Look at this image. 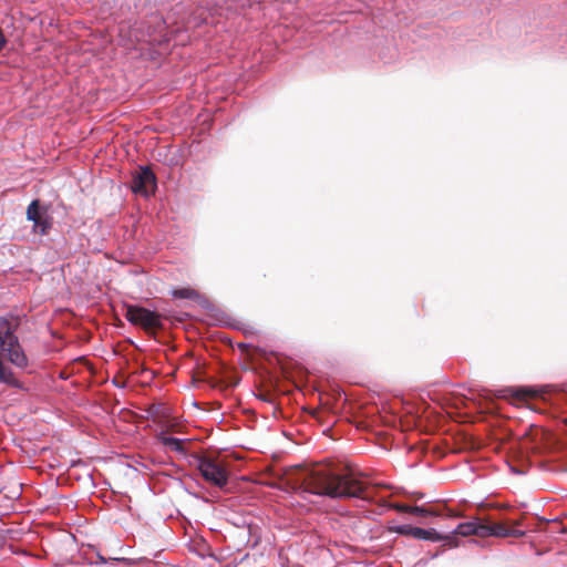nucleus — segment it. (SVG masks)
Segmentation results:
<instances>
[{
    "instance_id": "nucleus-1",
    "label": "nucleus",
    "mask_w": 567,
    "mask_h": 567,
    "mask_svg": "<svg viewBox=\"0 0 567 567\" xmlns=\"http://www.w3.org/2000/svg\"><path fill=\"white\" fill-rule=\"evenodd\" d=\"M365 489V483L352 471L319 467L306 474L297 494L301 499L317 505L322 497L363 498Z\"/></svg>"
},
{
    "instance_id": "nucleus-2",
    "label": "nucleus",
    "mask_w": 567,
    "mask_h": 567,
    "mask_svg": "<svg viewBox=\"0 0 567 567\" xmlns=\"http://www.w3.org/2000/svg\"><path fill=\"white\" fill-rule=\"evenodd\" d=\"M17 323L0 317V357H4L19 369L29 364L28 357L16 334Z\"/></svg>"
},
{
    "instance_id": "nucleus-3",
    "label": "nucleus",
    "mask_w": 567,
    "mask_h": 567,
    "mask_svg": "<svg viewBox=\"0 0 567 567\" xmlns=\"http://www.w3.org/2000/svg\"><path fill=\"white\" fill-rule=\"evenodd\" d=\"M125 319L144 329H155L162 326L161 316L152 310L135 305H125Z\"/></svg>"
},
{
    "instance_id": "nucleus-4",
    "label": "nucleus",
    "mask_w": 567,
    "mask_h": 567,
    "mask_svg": "<svg viewBox=\"0 0 567 567\" xmlns=\"http://www.w3.org/2000/svg\"><path fill=\"white\" fill-rule=\"evenodd\" d=\"M27 219L33 223V233L44 236L52 228V217L49 208L41 206L39 199H33L27 208Z\"/></svg>"
},
{
    "instance_id": "nucleus-5",
    "label": "nucleus",
    "mask_w": 567,
    "mask_h": 567,
    "mask_svg": "<svg viewBox=\"0 0 567 567\" xmlns=\"http://www.w3.org/2000/svg\"><path fill=\"white\" fill-rule=\"evenodd\" d=\"M197 468L205 481L218 487H224L228 483V474L225 467L216 463L214 460L199 456L197 458Z\"/></svg>"
},
{
    "instance_id": "nucleus-6",
    "label": "nucleus",
    "mask_w": 567,
    "mask_h": 567,
    "mask_svg": "<svg viewBox=\"0 0 567 567\" xmlns=\"http://www.w3.org/2000/svg\"><path fill=\"white\" fill-rule=\"evenodd\" d=\"M156 188V176L147 166H140L138 172L133 175L131 189L134 194L148 197Z\"/></svg>"
},
{
    "instance_id": "nucleus-7",
    "label": "nucleus",
    "mask_w": 567,
    "mask_h": 567,
    "mask_svg": "<svg viewBox=\"0 0 567 567\" xmlns=\"http://www.w3.org/2000/svg\"><path fill=\"white\" fill-rule=\"evenodd\" d=\"M394 532L399 535L411 536L414 539L429 540L433 543L452 538L451 535L444 536L437 533L436 529L434 528H421L412 526L410 524L398 525L394 527Z\"/></svg>"
},
{
    "instance_id": "nucleus-8",
    "label": "nucleus",
    "mask_w": 567,
    "mask_h": 567,
    "mask_svg": "<svg viewBox=\"0 0 567 567\" xmlns=\"http://www.w3.org/2000/svg\"><path fill=\"white\" fill-rule=\"evenodd\" d=\"M156 439L164 447L168 449L169 451L183 455L186 453L184 449V439L169 436L163 431L157 434Z\"/></svg>"
},
{
    "instance_id": "nucleus-9",
    "label": "nucleus",
    "mask_w": 567,
    "mask_h": 567,
    "mask_svg": "<svg viewBox=\"0 0 567 567\" xmlns=\"http://www.w3.org/2000/svg\"><path fill=\"white\" fill-rule=\"evenodd\" d=\"M525 535V532L517 528L507 527L503 523H492V537L507 538L514 537L519 538Z\"/></svg>"
},
{
    "instance_id": "nucleus-10",
    "label": "nucleus",
    "mask_w": 567,
    "mask_h": 567,
    "mask_svg": "<svg viewBox=\"0 0 567 567\" xmlns=\"http://www.w3.org/2000/svg\"><path fill=\"white\" fill-rule=\"evenodd\" d=\"M4 357H0V382L12 388H21L19 380L14 377L12 370L3 363Z\"/></svg>"
},
{
    "instance_id": "nucleus-11",
    "label": "nucleus",
    "mask_w": 567,
    "mask_h": 567,
    "mask_svg": "<svg viewBox=\"0 0 567 567\" xmlns=\"http://www.w3.org/2000/svg\"><path fill=\"white\" fill-rule=\"evenodd\" d=\"M261 0H225V6L228 10H237L244 8H252L254 4H259Z\"/></svg>"
},
{
    "instance_id": "nucleus-12",
    "label": "nucleus",
    "mask_w": 567,
    "mask_h": 567,
    "mask_svg": "<svg viewBox=\"0 0 567 567\" xmlns=\"http://www.w3.org/2000/svg\"><path fill=\"white\" fill-rule=\"evenodd\" d=\"M453 534L461 535V536L475 535V519L470 520V522L460 523L453 530Z\"/></svg>"
},
{
    "instance_id": "nucleus-13",
    "label": "nucleus",
    "mask_w": 567,
    "mask_h": 567,
    "mask_svg": "<svg viewBox=\"0 0 567 567\" xmlns=\"http://www.w3.org/2000/svg\"><path fill=\"white\" fill-rule=\"evenodd\" d=\"M172 296L177 299L195 300L198 297V292L192 288H179L173 290Z\"/></svg>"
},
{
    "instance_id": "nucleus-14",
    "label": "nucleus",
    "mask_w": 567,
    "mask_h": 567,
    "mask_svg": "<svg viewBox=\"0 0 567 567\" xmlns=\"http://www.w3.org/2000/svg\"><path fill=\"white\" fill-rule=\"evenodd\" d=\"M475 536L478 537H492V523H482L480 519H475Z\"/></svg>"
},
{
    "instance_id": "nucleus-15",
    "label": "nucleus",
    "mask_w": 567,
    "mask_h": 567,
    "mask_svg": "<svg viewBox=\"0 0 567 567\" xmlns=\"http://www.w3.org/2000/svg\"><path fill=\"white\" fill-rule=\"evenodd\" d=\"M403 511L415 516H426L427 511L422 506H404Z\"/></svg>"
},
{
    "instance_id": "nucleus-16",
    "label": "nucleus",
    "mask_w": 567,
    "mask_h": 567,
    "mask_svg": "<svg viewBox=\"0 0 567 567\" xmlns=\"http://www.w3.org/2000/svg\"><path fill=\"white\" fill-rule=\"evenodd\" d=\"M132 32H133V34L131 35V41L144 42V41H151L152 40L151 33H147L145 35L144 33L140 32L136 29H133Z\"/></svg>"
},
{
    "instance_id": "nucleus-17",
    "label": "nucleus",
    "mask_w": 567,
    "mask_h": 567,
    "mask_svg": "<svg viewBox=\"0 0 567 567\" xmlns=\"http://www.w3.org/2000/svg\"><path fill=\"white\" fill-rule=\"evenodd\" d=\"M535 391L529 388H517L513 391V394L516 398H525V396H532L535 395Z\"/></svg>"
},
{
    "instance_id": "nucleus-18",
    "label": "nucleus",
    "mask_w": 567,
    "mask_h": 567,
    "mask_svg": "<svg viewBox=\"0 0 567 567\" xmlns=\"http://www.w3.org/2000/svg\"><path fill=\"white\" fill-rule=\"evenodd\" d=\"M6 38L3 35V32H2V29L0 28V50L4 47L6 44Z\"/></svg>"
},
{
    "instance_id": "nucleus-19",
    "label": "nucleus",
    "mask_w": 567,
    "mask_h": 567,
    "mask_svg": "<svg viewBox=\"0 0 567 567\" xmlns=\"http://www.w3.org/2000/svg\"><path fill=\"white\" fill-rule=\"evenodd\" d=\"M512 525H513V526H519V525H520V522H519V520H513V522H512Z\"/></svg>"
},
{
    "instance_id": "nucleus-20",
    "label": "nucleus",
    "mask_w": 567,
    "mask_h": 567,
    "mask_svg": "<svg viewBox=\"0 0 567 567\" xmlns=\"http://www.w3.org/2000/svg\"><path fill=\"white\" fill-rule=\"evenodd\" d=\"M99 557H100V560H101L102 563H104V561H105V560H104V557H102V556H99Z\"/></svg>"
}]
</instances>
